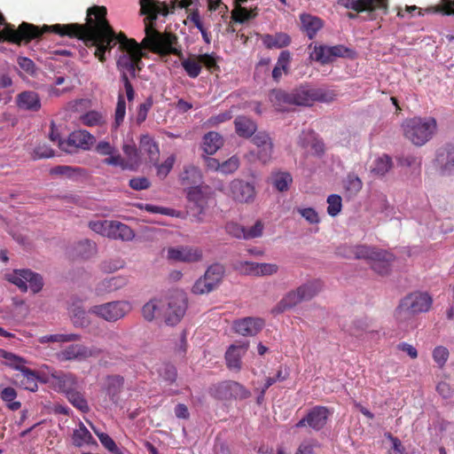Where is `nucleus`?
Listing matches in <instances>:
<instances>
[{
  "label": "nucleus",
  "instance_id": "nucleus-37",
  "mask_svg": "<svg viewBox=\"0 0 454 454\" xmlns=\"http://www.w3.org/2000/svg\"><path fill=\"white\" fill-rule=\"evenodd\" d=\"M187 199L196 205L200 213H202L207 207L208 196L202 187L196 185L188 190Z\"/></svg>",
  "mask_w": 454,
  "mask_h": 454
},
{
  "label": "nucleus",
  "instance_id": "nucleus-16",
  "mask_svg": "<svg viewBox=\"0 0 454 454\" xmlns=\"http://www.w3.org/2000/svg\"><path fill=\"white\" fill-rule=\"evenodd\" d=\"M330 411L325 406H315L312 408L307 416L301 419L297 424L296 427H302L308 425L314 430L322 429L327 423Z\"/></svg>",
  "mask_w": 454,
  "mask_h": 454
},
{
  "label": "nucleus",
  "instance_id": "nucleus-9",
  "mask_svg": "<svg viewBox=\"0 0 454 454\" xmlns=\"http://www.w3.org/2000/svg\"><path fill=\"white\" fill-rule=\"evenodd\" d=\"M338 4L356 12H366L369 20H375L377 12H387V0H339Z\"/></svg>",
  "mask_w": 454,
  "mask_h": 454
},
{
  "label": "nucleus",
  "instance_id": "nucleus-22",
  "mask_svg": "<svg viewBox=\"0 0 454 454\" xmlns=\"http://www.w3.org/2000/svg\"><path fill=\"white\" fill-rule=\"evenodd\" d=\"M435 161L443 175L454 173V146L447 145L440 148Z\"/></svg>",
  "mask_w": 454,
  "mask_h": 454
},
{
  "label": "nucleus",
  "instance_id": "nucleus-21",
  "mask_svg": "<svg viewBox=\"0 0 454 454\" xmlns=\"http://www.w3.org/2000/svg\"><path fill=\"white\" fill-rule=\"evenodd\" d=\"M69 313L72 322L75 327L85 328L90 325V319L87 312L82 307V301L74 299L69 306Z\"/></svg>",
  "mask_w": 454,
  "mask_h": 454
},
{
  "label": "nucleus",
  "instance_id": "nucleus-19",
  "mask_svg": "<svg viewBox=\"0 0 454 454\" xmlns=\"http://www.w3.org/2000/svg\"><path fill=\"white\" fill-rule=\"evenodd\" d=\"M168 258L184 262H196L202 259V250L198 247H181L168 249Z\"/></svg>",
  "mask_w": 454,
  "mask_h": 454
},
{
  "label": "nucleus",
  "instance_id": "nucleus-49",
  "mask_svg": "<svg viewBox=\"0 0 454 454\" xmlns=\"http://www.w3.org/2000/svg\"><path fill=\"white\" fill-rule=\"evenodd\" d=\"M1 399L5 403L7 408L12 411H18L21 407V403L15 401L17 391L12 387H6L0 392Z\"/></svg>",
  "mask_w": 454,
  "mask_h": 454
},
{
  "label": "nucleus",
  "instance_id": "nucleus-33",
  "mask_svg": "<svg viewBox=\"0 0 454 454\" xmlns=\"http://www.w3.org/2000/svg\"><path fill=\"white\" fill-rule=\"evenodd\" d=\"M135 237L133 230L121 222L112 221L110 225V239L129 241Z\"/></svg>",
  "mask_w": 454,
  "mask_h": 454
},
{
  "label": "nucleus",
  "instance_id": "nucleus-59",
  "mask_svg": "<svg viewBox=\"0 0 454 454\" xmlns=\"http://www.w3.org/2000/svg\"><path fill=\"white\" fill-rule=\"evenodd\" d=\"M126 114V102L123 95L118 96L117 106L114 113V127L118 128L123 121Z\"/></svg>",
  "mask_w": 454,
  "mask_h": 454
},
{
  "label": "nucleus",
  "instance_id": "nucleus-29",
  "mask_svg": "<svg viewBox=\"0 0 454 454\" xmlns=\"http://www.w3.org/2000/svg\"><path fill=\"white\" fill-rule=\"evenodd\" d=\"M370 320L364 317L355 318L349 323L343 324L342 329L351 336L362 337L369 331Z\"/></svg>",
  "mask_w": 454,
  "mask_h": 454
},
{
  "label": "nucleus",
  "instance_id": "nucleus-24",
  "mask_svg": "<svg viewBox=\"0 0 454 454\" xmlns=\"http://www.w3.org/2000/svg\"><path fill=\"white\" fill-rule=\"evenodd\" d=\"M140 154L146 155L148 160L156 164L160 157V149L158 144L149 135H143L139 142Z\"/></svg>",
  "mask_w": 454,
  "mask_h": 454
},
{
  "label": "nucleus",
  "instance_id": "nucleus-26",
  "mask_svg": "<svg viewBox=\"0 0 454 454\" xmlns=\"http://www.w3.org/2000/svg\"><path fill=\"white\" fill-rule=\"evenodd\" d=\"M17 106L23 110L37 112L41 108L39 95L31 90L23 91L17 96Z\"/></svg>",
  "mask_w": 454,
  "mask_h": 454
},
{
  "label": "nucleus",
  "instance_id": "nucleus-35",
  "mask_svg": "<svg viewBox=\"0 0 454 454\" xmlns=\"http://www.w3.org/2000/svg\"><path fill=\"white\" fill-rule=\"evenodd\" d=\"M301 301H303L296 288L295 290L288 292L277 304L273 311L276 313H282L287 309L295 307Z\"/></svg>",
  "mask_w": 454,
  "mask_h": 454
},
{
  "label": "nucleus",
  "instance_id": "nucleus-54",
  "mask_svg": "<svg viewBox=\"0 0 454 454\" xmlns=\"http://www.w3.org/2000/svg\"><path fill=\"white\" fill-rule=\"evenodd\" d=\"M183 68L186 72L189 77L191 78H196L200 75L201 72V66L199 60V58L197 59H192L188 58L186 59H184L181 63Z\"/></svg>",
  "mask_w": 454,
  "mask_h": 454
},
{
  "label": "nucleus",
  "instance_id": "nucleus-39",
  "mask_svg": "<svg viewBox=\"0 0 454 454\" xmlns=\"http://www.w3.org/2000/svg\"><path fill=\"white\" fill-rule=\"evenodd\" d=\"M180 180L183 185H199L202 180L200 170L193 166L188 165L184 168L180 175Z\"/></svg>",
  "mask_w": 454,
  "mask_h": 454
},
{
  "label": "nucleus",
  "instance_id": "nucleus-41",
  "mask_svg": "<svg viewBox=\"0 0 454 454\" xmlns=\"http://www.w3.org/2000/svg\"><path fill=\"white\" fill-rule=\"evenodd\" d=\"M223 274V266L219 263H215L207 268L203 277L207 281V285L215 290L221 283Z\"/></svg>",
  "mask_w": 454,
  "mask_h": 454
},
{
  "label": "nucleus",
  "instance_id": "nucleus-60",
  "mask_svg": "<svg viewBox=\"0 0 454 454\" xmlns=\"http://www.w3.org/2000/svg\"><path fill=\"white\" fill-rule=\"evenodd\" d=\"M449 355L450 353L448 348L443 346L435 347L432 353L434 361L440 368H442L445 365L449 358Z\"/></svg>",
  "mask_w": 454,
  "mask_h": 454
},
{
  "label": "nucleus",
  "instance_id": "nucleus-12",
  "mask_svg": "<svg viewBox=\"0 0 454 454\" xmlns=\"http://www.w3.org/2000/svg\"><path fill=\"white\" fill-rule=\"evenodd\" d=\"M187 309V299L184 293L177 292L169 298L165 310V321L168 325H175L180 322Z\"/></svg>",
  "mask_w": 454,
  "mask_h": 454
},
{
  "label": "nucleus",
  "instance_id": "nucleus-20",
  "mask_svg": "<svg viewBox=\"0 0 454 454\" xmlns=\"http://www.w3.org/2000/svg\"><path fill=\"white\" fill-rule=\"evenodd\" d=\"M252 142L258 147V159L263 163L268 162L272 154L273 144L269 134L259 131L252 137Z\"/></svg>",
  "mask_w": 454,
  "mask_h": 454
},
{
  "label": "nucleus",
  "instance_id": "nucleus-43",
  "mask_svg": "<svg viewBox=\"0 0 454 454\" xmlns=\"http://www.w3.org/2000/svg\"><path fill=\"white\" fill-rule=\"evenodd\" d=\"M223 145V137L214 131H210L203 137V150L208 154H214Z\"/></svg>",
  "mask_w": 454,
  "mask_h": 454
},
{
  "label": "nucleus",
  "instance_id": "nucleus-32",
  "mask_svg": "<svg viewBox=\"0 0 454 454\" xmlns=\"http://www.w3.org/2000/svg\"><path fill=\"white\" fill-rule=\"evenodd\" d=\"M127 283V278L122 276H115L105 278L104 280L98 284L96 291L98 294L114 292L125 286Z\"/></svg>",
  "mask_w": 454,
  "mask_h": 454
},
{
  "label": "nucleus",
  "instance_id": "nucleus-18",
  "mask_svg": "<svg viewBox=\"0 0 454 454\" xmlns=\"http://www.w3.org/2000/svg\"><path fill=\"white\" fill-rule=\"evenodd\" d=\"M264 326V320L260 317H247L235 320L233 329L235 332L243 336H254Z\"/></svg>",
  "mask_w": 454,
  "mask_h": 454
},
{
  "label": "nucleus",
  "instance_id": "nucleus-17",
  "mask_svg": "<svg viewBox=\"0 0 454 454\" xmlns=\"http://www.w3.org/2000/svg\"><path fill=\"white\" fill-rule=\"evenodd\" d=\"M124 378L121 375H107L102 383L101 390L108 397L109 401L117 404L120 394L123 389Z\"/></svg>",
  "mask_w": 454,
  "mask_h": 454
},
{
  "label": "nucleus",
  "instance_id": "nucleus-57",
  "mask_svg": "<svg viewBox=\"0 0 454 454\" xmlns=\"http://www.w3.org/2000/svg\"><path fill=\"white\" fill-rule=\"evenodd\" d=\"M200 66H204L209 72L215 73L220 71L216 58L214 54H200L198 56Z\"/></svg>",
  "mask_w": 454,
  "mask_h": 454
},
{
  "label": "nucleus",
  "instance_id": "nucleus-62",
  "mask_svg": "<svg viewBox=\"0 0 454 454\" xmlns=\"http://www.w3.org/2000/svg\"><path fill=\"white\" fill-rule=\"evenodd\" d=\"M159 309V301L157 300H151L147 303H145L142 309V313L144 317L148 320L152 321L154 317L155 313Z\"/></svg>",
  "mask_w": 454,
  "mask_h": 454
},
{
  "label": "nucleus",
  "instance_id": "nucleus-25",
  "mask_svg": "<svg viewBox=\"0 0 454 454\" xmlns=\"http://www.w3.org/2000/svg\"><path fill=\"white\" fill-rule=\"evenodd\" d=\"M270 101L278 111H287L293 104L292 93L280 89L272 90L269 94Z\"/></svg>",
  "mask_w": 454,
  "mask_h": 454
},
{
  "label": "nucleus",
  "instance_id": "nucleus-14",
  "mask_svg": "<svg viewBox=\"0 0 454 454\" xmlns=\"http://www.w3.org/2000/svg\"><path fill=\"white\" fill-rule=\"evenodd\" d=\"M100 351L97 348H91L82 344H71L57 354V358L60 362L82 361L87 358L97 356Z\"/></svg>",
  "mask_w": 454,
  "mask_h": 454
},
{
  "label": "nucleus",
  "instance_id": "nucleus-5",
  "mask_svg": "<svg viewBox=\"0 0 454 454\" xmlns=\"http://www.w3.org/2000/svg\"><path fill=\"white\" fill-rule=\"evenodd\" d=\"M433 303L427 293L414 292L401 300L395 316L398 321H405L419 313L427 312Z\"/></svg>",
  "mask_w": 454,
  "mask_h": 454
},
{
  "label": "nucleus",
  "instance_id": "nucleus-46",
  "mask_svg": "<svg viewBox=\"0 0 454 454\" xmlns=\"http://www.w3.org/2000/svg\"><path fill=\"white\" fill-rule=\"evenodd\" d=\"M20 378V385L27 390L35 392L38 388L37 385V373L29 369H21L20 374L18 375Z\"/></svg>",
  "mask_w": 454,
  "mask_h": 454
},
{
  "label": "nucleus",
  "instance_id": "nucleus-10",
  "mask_svg": "<svg viewBox=\"0 0 454 454\" xmlns=\"http://www.w3.org/2000/svg\"><path fill=\"white\" fill-rule=\"evenodd\" d=\"M95 137L86 130H75L67 139L59 143V149L67 153H74L78 149L89 150L94 144Z\"/></svg>",
  "mask_w": 454,
  "mask_h": 454
},
{
  "label": "nucleus",
  "instance_id": "nucleus-34",
  "mask_svg": "<svg viewBox=\"0 0 454 454\" xmlns=\"http://www.w3.org/2000/svg\"><path fill=\"white\" fill-rule=\"evenodd\" d=\"M292 56L289 51H282L278 58L276 66L272 70V78L275 82H279L283 74H288Z\"/></svg>",
  "mask_w": 454,
  "mask_h": 454
},
{
  "label": "nucleus",
  "instance_id": "nucleus-8",
  "mask_svg": "<svg viewBox=\"0 0 454 454\" xmlns=\"http://www.w3.org/2000/svg\"><path fill=\"white\" fill-rule=\"evenodd\" d=\"M293 104L294 106H310L315 101L329 102L333 99V93L325 91L321 89H315L308 84L291 90Z\"/></svg>",
  "mask_w": 454,
  "mask_h": 454
},
{
  "label": "nucleus",
  "instance_id": "nucleus-58",
  "mask_svg": "<svg viewBox=\"0 0 454 454\" xmlns=\"http://www.w3.org/2000/svg\"><path fill=\"white\" fill-rule=\"evenodd\" d=\"M112 221L108 220H98V221H90L89 223V227L95 232L104 236L109 237L110 232V225Z\"/></svg>",
  "mask_w": 454,
  "mask_h": 454
},
{
  "label": "nucleus",
  "instance_id": "nucleus-3",
  "mask_svg": "<svg viewBox=\"0 0 454 454\" xmlns=\"http://www.w3.org/2000/svg\"><path fill=\"white\" fill-rule=\"evenodd\" d=\"M338 254L348 259H363L377 274L385 276L391 270L394 255L385 249L377 247L356 245L342 246L337 249Z\"/></svg>",
  "mask_w": 454,
  "mask_h": 454
},
{
  "label": "nucleus",
  "instance_id": "nucleus-4",
  "mask_svg": "<svg viewBox=\"0 0 454 454\" xmlns=\"http://www.w3.org/2000/svg\"><path fill=\"white\" fill-rule=\"evenodd\" d=\"M402 128L404 137L418 146L425 145L436 131V121L433 117H413L405 120Z\"/></svg>",
  "mask_w": 454,
  "mask_h": 454
},
{
  "label": "nucleus",
  "instance_id": "nucleus-2",
  "mask_svg": "<svg viewBox=\"0 0 454 454\" xmlns=\"http://www.w3.org/2000/svg\"><path fill=\"white\" fill-rule=\"evenodd\" d=\"M140 5L141 12L147 15L145 19V36L142 40L143 45L151 52L162 57L173 54L181 58L183 53L180 47H177L176 35L170 32L160 33L154 27L158 14L168 13V6L154 0H140Z\"/></svg>",
  "mask_w": 454,
  "mask_h": 454
},
{
  "label": "nucleus",
  "instance_id": "nucleus-45",
  "mask_svg": "<svg viewBox=\"0 0 454 454\" xmlns=\"http://www.w3.org/2000/svg\"><path fill=\"white\" fill-rule=\"evenodd\" d=\"M393 168V161L390 156L383 154L377 158L372 166V173L377 176H384Z\"/></svg>",
  "mask_w": 454,
  "mask_h": 454
},
{
  "label": "nucleus",
  "instance_id": "nucleus-48",
  "mask_svg": "<svg viewBox=\"0 0 454 454\" xmlns=\"http://www.w3.org/2000/svg\"><path fill=\"white\" fill-rule=\"evenodd\" d=\"M322 289V284L319 280L307 282L297 288L302 301L312 299Z\"/></svg>",
  "mask_w": 454,
  "mask_h": 454
},
{
  "label": "nucleus",
  "instance_id": "nucleus-53",
  "mask_svg": "<svg viewBox=\"0 0 454 454\" xmlns=\"http://www.w3.org/2000/svg\"><path fill=\"white\" fill-rule=\"evenodd\" d=\"M363 188L362 180L355 174H348L344 181V189L350 195H356Z\"/></svg>",
  "mask_w": 454,
  "mask_h": 454
},
{
  "label": "nucleus",
  "instance_id": "nucleus-31",
  "mask_svg": "<svg viewBox=\"0 0 454 454\" xmlns=\"http://www.w3.org/2000/svg\"><path fill=\"white\" fill-rule=\"evenodd\" d=\"M260 37L267 49H280L291 43V38L286 33H277L275 35L264 34L261 35Z\"/></svg>",
  "mask_w": 454,
  "mask_h": 454
},
{
  "label": "nucleus",
  "instance_id": "nucleus-56",
  "mask_svg": "<svg viewBox=\"0 0 454 454\" xmlns=\"http://www.w3.org/2000/svg\"><path fill=\"white\" fill-rule=\"evenodd\" d=\"M327 213L331 216H336L341 211L342 200L338 194H331L327 198Z\"/></svg>",
  "mask_w": 454,
  "mask_h": 454
},
{
  "label": "nucleus",
  "instance_id": "nucleus-38",
  "mask_svg": "<svg viewBox=\"0 0 454 454\" xmlns=\"http://www.w3.org/2000/svg\"><path fill=\"white\" fill-rule=\"evenodd\" d=\"M34 271L31 270H16L10 275L9 281L17 286L22 292L27 291V286L33 278Z\"/></svg>",
  "mask_w": 454,
  "mask_h": 454
},
{
  "label": "nucleus",
  "instance_id": "nucleus-63",
  "mask_svg": "<svg viewBox=\"0 0 454 454\" xmlns=\"http://www.w3.org/2000/svg\"><path fill=\"white\" fill-rule=\"evenodd\" d=\"M239 167V159L232 156L227 160L221 163V172L223 174H232Z\"/></svg>",
  "mask_w": 454,
  "mask_h": 454
},
{
  "label": "nucleus",
  "instance_id": "nucleus-7",
  "mask_svg": "<svg viewBox=\"0 0 454 454\" xmlns=\"http://www.w3.org/2000/svg\"><path fill=\"white\" fill-rule=\"evenodd\" d=\"M132 309L130 302L127 301H109L91 306L89 312L107 322H116L127 316Z\"/></svg>",
  "mask_w": 454,
  "mask_h": 454
},
{
  "label": "nucleus",
  "instance_id": "nucleus-64",
  "mask_svg": "<svg viewBox=\"0 0 454 454\" xmlns=\"http://www.w3.org/2000/svg\"><path fill=\"white\" fill-rule=\"evenodd\" d=\"M160 376L167 381L173 383L176 380L177 372L171 364H166L160 371Z\"/></svg>",
  "mask_w": 454,
  "mask_h": 454
},
{
  "label": "nucleus",
  "instance_id": "nucleus-42",
  "mask_svg": "<svg viewBox=\"0 0 454 454\" xmlns=\"http://www.w3.org/2000/svg\"><path fill=\"white\" fill-rule=\"evenodd\" d=\"M270 180L274 188L280 192L288 191L293 183L290 173L283 171L272 172Z\"/></svg>",
  "mask_w": 454,
  "mask_h": 454
},
{
  "label": "nucleus",
  "instance_id": "nucleus-40",
  "mask_svg": "<svg viewBox=\"0 0 454 454\" xmlns=\"http://www.w3.org/2000/svg\"><path fill=\"white\" fill-rule=\"evenodd\" d=\"M301 21L302 28L309 39H312L317 31L323 27L322 20L310 14H302L301 16Z\"/></svg>",
  "mask_w": 454,
  "mask_h": 454
},
{
  "label": "nucleus",
  "instance_id": "nucleus-52",
  "mask_svg": "<svg viewBox=\"0 0 454 454\" xmlns=\"http://www.w3.org/2000/svg\"><path fill=\"white\" fill-rule=\"evenodd\" d=\"M80 120L82 124L89 127L101 126L106 122L104 115L94 110L82 114Z\"/></svg>",
  "mask_w": 454,
  "mask_h": 454
},
{
  "label": "nucleus",
  "instance_id": "nucleus-27",
  "mask_svg": "<svg viewBox=\"0 0 454 454\" xmlns=\"http://www.w3.org/2000/svg\"><path fill=\"white\" fill-rule=\"evenodd\" d=\"M219 390L221 392H224L223 395L220 396V398L227 399L233 397L235 399H245L249 395V392L236 381H226L221 383L219 385Z\"/></svg>",
  "mask_w": 454,
  "mask_h": 454
},
{
  "label": "nucleus",
  "instance_id": "nucleus-61",
  "mask_svg": "<svg viewBox=\"0 0 454 454\" xmlns=\"http://www.w3.org/2000/svg\"><path fill=\"white\" fill-rule=\"evenodd\" d=\"M176 161V156L174 154L168 156L163 163L161 164H154L157 168V174L159 176L164 178L168 176V174L172 169L174 163Z\"/></svg>",
  "mask_w": 454,
  "mask_h": 454
},
{
  "label": "nucleus",
  "instance_id": "nucleus-47",
  "mask_svg": "<svg viewBox=\"0 0 454 454\" xmlns=\"http://www.w3.org/2000/svg\"><path fill=\"white\" fill-rule=\"evenodd\" d=\"M66 397L67 398L68 402L81 412L88 413L90 411V406L86 398L84 397V395L78 391L77 388H74L70 393H67Z\"/></svg>",
  "mask_w": 454,
  "mask_h": 454
},
{
  "label": "nucleus",
  "instance_id": "nucleus-6",
  "mask_svg": "<svg viewBox=\"0 0 454 454\" xmlns=\"http://www.w3.org/2000/svg\"><path fill=\"white\" fill-rule=\"evenodd\" d=\"M48 25H43L41 28L35 25L22 22L18 28L14 26H6L0 30V42L7 41L15 44L28 43L34 39L39 38L43 33L51 32L44 30Z\"/></svg>",
  "mask_w": 454,
  "mask_h": 454
},
{
  "label": "nucleus",
  "instance_id": "nucleus-15",
  "mask_svg": "<svg viewBox=\"0 0 454 454\" xmlns=\"http://www.w3.org/2000/svg\"><path fill=\"white\" fill-rule=\"evenodd\" d=\"M48 382L52 389L59 393L65 394V395L74 388H77L78 386V380L74 374L57 371L50 374Z\"/></svg>",
  "mask_w": 454,
  "mask_h": 454
},
{
  "label": "nucleus",
  "instance_id": "nucleus-51",
  "mask_svg": "<svg viewBox=\"0 0 454 454\" xmlns=\"http://www.w3.org/2000/svg\"><path fill=\"white\" fill-rule=\"evenodd\" d=\"M81 335L77 333H68V334H51V335H45L42 336L39 339V342L42 344L48 343V342H72V341H77L80 340Z\"/></svg>",
  "mask_w": 454,
  "mask_h": 454
},
{
  "label": "nucleus",
  "instance_id": "nucleus-11",
  "mask_svg": "<svg viewBox=\"0 0 454 454\" xmlns=\"http://www.w3.org/2000/svg\"><path fill=\"white\" fill-rule=\"evenodd\" d=\"M224 230L228 235L235 239L247 240L262 237L264 230V223L262 220H257L252 227L247 229L239 223L230 221L226 223Z\"/></svg>",
  "mask_w": 454,
  "mask_h": 454
},
{
  "label": "nucleus",
  "instance_id": "nucleus-55",
  "mask_svg": "<svg viewBox=\"0 0 454 454\" xmlns=\"http://www.w3.org/2000/svg\"><path fill=\"white\" fill-rule=\"evenodd\" d=\"M93 430H94L95 434H97V436L98 437L100 442L106 449H107L109 451H111L114 454H122V452L117 447L114 441L107 434L100 433L95 427H93Z\"/></svg>",
  "mask_w": 454,
  "mask_h": 454
},
{
  "label": "nucleus",
  "instance_id": "nucleus-44",
  "mask_svg": "<svg viewBox=\"0 0 454 454\" xmlns=\"http://www.w3.org/2000/svg\"><path fill=\"white\" fill-rule=\"evenodd\" d=\"M258 15V8L247 9L242 6H236L231 12V20L237 23H245L256 18Z\"/></svg>",
  "mask_w": 454,
  "mask_h": 454
},
{
  "label": "nucleus",
  "instance_id": "nucleus-1",
  "mask_svg": "<svg viewBox=\"0 0 454 454\" xmlns=\"http://www.w3.org/2000/svg\"><path fill=\"white\" fill-rule=\"evenodd\" d=\"M107 9L103 5H93L87 9L86 22L84 24H55L45 27L44 30L60 36H68L82 40L88 48H94V56L101 62L106 60V54L110 53L113 48L119 43L121 54L116 65L122 74L136 76V72L142 69V58L145 56L142 48L146 49L133 38L120 32L116 34L106 19ZM147 50H149L147 48Z\"/></svg>",
  "mask_w": 454,
  "mask_h": 454
},
{
  "label": "nucleus",
  "instance_id": "nucleus-28",
  "mask_svg": "<svg viewBox=\"0 0 454 454\" xmlns=\"http://www.w3.org/2000/svg\"><path fill=\"white\" fill-rule=\"evenodd\" d=\"M300 145L304 147H310L313 153L321 156L325 153V144L313 131L302 132L300 138Z\"/></svg>",
  "mask_w": 454,
  "mask_h": 454
},
{
  "label": "nucleus",
  "instance_id": "nucleus-23",
  "mask_svg": "<svg viewBox=\"0 0 454 454\" xmlns=\"http://www.w3.org/2000/svg\"><path fill=\"white\" fill-rule=\"evenodd\" d=\"M248 348V342L231 345L225 353V360L228 368L239 370L241 368V357Z\"/></svg>",
  "mask_w": 454,
  "mask_h": 454
},
{
  "label": "nucleus",
  "instance_id": "nucleus-50",
  "mask_svg": "<svg viewBox=\"0 0 454 454\" xmlns=\"http://www.w3.org/2000/svg\"><path fill=\"white\" fill-rule=\"evenodd\" d=\"M122 150L127 157L128 167L132 168L141 163L140 148L137 149L134 143L124 144Z\"/></svg>",
  "mask_w": 454,
  "mask_h": 454
},
{
  "label": "nucleus",
  "instance_id": "nucleus-30",
  "mask_svg": "<svg viewBox=\"0 0 454 454\" xmlns=\"http://www.w3.org/2000/svg\"><path fill=\"white\" fill-rule=\"evenodd\" d=\"M72 442L74 446L81 448L85 445H96L97 442L90 432L82 422H79L78 428H75L72 434Z\"/></svg>",
  "mask_w": 454,
  "mask_h": 454
},
{
  "label": "nucleus",
  "instance_id": "nucleus-13",
  "mask_svg": "<svg viewBox=\"0 0 454 454\" xmlns=\"http://www.w3.org/2000/svg\"><path fill=\"white\" fill-rule=\"evenodd\" d=\"M254 186L241 179H234L229 185V196L239 203H252L255 198Z\"/></svg>",
  "mask_w": 454,
  "mask_h": 454
},
{
  "label": "nucleus",
  "instance_id": "nucleus-36",
  "mask_svg": "<svg viewBox=\"0 0 454 454\" xmlns=\"http://www.w3.org/2000/svg\"><path fill=\"white\" fill-rule=\"evenodd\" d=\"M234 124L237 134L243 137H251L257 129L255 122L246 116H238L234 121Z\"/></svg>",
  "mask_w": 454,
  "mask_h": 454
}]
</instances>
